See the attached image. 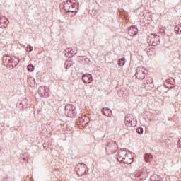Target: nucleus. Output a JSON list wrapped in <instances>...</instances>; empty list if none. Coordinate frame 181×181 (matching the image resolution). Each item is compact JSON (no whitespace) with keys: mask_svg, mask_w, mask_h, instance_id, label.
<instances>
[{"mask_svg":"<svg viewBox=\"0 0 181 181\" xmlns=\"http://www.w3.org/2000/svg\"><path fill=\"white\" fill-rule=\"evenodd\" d=\"M79 4L76 0H66L62 3L61 8L66 12L69 16H76Z\"/></svg>","mask_w":181,"mask_h":181,"instance_id":"obj_1","label":"nucleus"},{"mask_svg":"<svg viewBox=\"0 0 181 181\" xmlns=\"http://www.w3.org/2000/svg\"><path fill=\"white\" fill-rule=\"evenodd\" d=\"M124 124L127 128H132L136 125V119L133 115H127L124 119Z\"/></svg>","mask_w":181,"mask_h":181,"instance_id":"obj_2","label":"nucleus"},{"mask_svg":"<svg viewBox=\"0 0 181 181\" xmlns=\"http://www.w3.org/2000/svg\"><path fill=\"white\" fill-rule=\"evenodd\" d=\"M65 111L67 113V117H69V118H74L77 115L76 106L73 105H66L65 106Z\"/></svg>","mask_w":181,"mask_h":181,"instance_id":"obj_3","label":"nucleus"},{"mask_svg":"<svg viewBox=\"0 0 181 181\" xmlns=\"http://www.w3.org/2000/svg\"><path fill=\"white\" fill-rule=\"evenodd\" d=\"M146 74H148V70L145 69L144 67H138L136 69L135 77L138 78V80H144Z\"/></svg>","mask_w":181,"mask_h":181,"instance_id":"obj_4","label":"nucleus"},{"mask_svg":"<svg viewBox=\"0 0 181 181\" xmlns=\"http://www.w3.org/2000/svg\"><path fill=\"white\" fill-rule=\"evenodd\" d=\"M160 37L158 36V35L156 34H151L148 36V41L149 42L150 45H151V46H158V45H159V43H160Z\"/></svg>","mask_w":181,"mask_h":181,"instance_id":"obj_5","label":"nucleus"},{"mask_svg":"<svg viewBox=\"0 0 181 181\" xmlns=\"http://www.w3.org/2000/svg\"><path fill=\"white\" fill-rule=\"evenodd\" d=\"M82 80L86 84H90L93 81V76L90 74H85L82 76Z\"/></svg>","mask_w":181,"mask_h":181,"instance_id":"obj_6","label":"nucleus"},{"mask_svg":"<svg viewBox=\"0 0 181 181\" xmlns=\"http://www.w3.org/2000/svg\"><path fill=\"white\" fill-rule=\"evenodd\" d=\"M135 177H136V180H144L146 179V173L145 171H139L135 173Z\"/></svg>","mask_w":181,"mask_h":181,"instance_id":"obj_7","label":"nucleus"},{"mask_svg":"<svg viewBox=\"0 0 181 181\" xmlns=\"http://www.w3.org/2000/svg\"><path fill=\"white\" fill-rule=\"evenodd\" d=\"M8 19L5 16H0V28L5 29L8 26Z\"/></svg>","mask_w":181,"mask_h":181,"instance_id":"obj_8","label":"nucleus"},{"mask_svg":"<svg viewBox=\"0 0 181 181\" xmlns=\"http://www.w3.org/2000/svg\"><path fill=\"white\" fill-rule=\"evenodd\" d=\"M128 30L129 36H136V35H138V28L135 26L129 27Z\"/></svg>","mask_w":181,"mask_h":181,"instance_id":"obj_9","label":"nucleus"},{"mask_svg":"<svg viewBox=\"0 0 181 181\" xmlns=\"http://www.w3.org/2000/svg\"><path fill=\"white\" fill-rule=\"evenodd\" d=\"M127 153L125 151L120 150L118 153L117 160L122 162L124 158H127Z\"/></svg>","mask_w":181,"mask_h":181,"instance_id":"obj_10","label":"nucleus"},{"mask_svg":"<svg viewBox=\"0 0 181 181\" xmlns=\"http://www.w3.org/2000/svg\"><path fill=\"white\" fill-rule=\"evenodd\" d=\"M102 112L105 117H111L112 115V111L110 108L103 107L102 109Z\"/></svg>","mask_w":181,"mask_h":181,"instance_id":"obj_11","label":"nucleus"},{"mask_svg":"<svg viewBox=\"0 0 181 181\" xmlns=\"http://www.w3.org/2000/svg\"><path fill=\"white\" fill-rule=\"evenodd\" d=\"M124 163H132V157H131V153H127L126 157L123 159Z\"/></svg>","mask_w":181,"mask_h":181,"instance_id":"obj_12","label":"nucleus"},{"mask_svg":"<svg viewBox=\"0 0 181 181\" xmlns=\"http://www.w3.org/2000/svg\"><path fill=\"white\" fill-rule=\"evenodd\" d=\"M44 91H45L44 93H41L42 97H45L46 98L50 96V94L49 93V91H50V90H49L47 87L44 88Z\"/></svg>","mask_w":181,"mask_h":181,"instance_id":"obj_13","label":"nucleus"},{"mask_svg":"<svg viewBox=\"0 0 181 181\" xmlns=\"http://www.w3.org/2000/svg\"><path fill=\"white\" fill-rule=\"evenodd\" d=\"M153 158V156H152V154L146 153L144 155V160L146 162H151V160H152Z\"/></svg>","mask_w":181,"mask_h":181,"instance_id":"obj_14","label":"nucleus"},{"mask_svg":"<svg viewBox=\"0 0 181 181\" xmlns=\"http://www.w3.org/2000/svg\"><path fill=\"white\" fill-rule=\"evenodd\" d=\"M117 94L119 97H125L127 95L124 89L119 90Z\"/></svg>","mask_w":181,"mask_h":181,"instance_id":"obj_15","label":"nucleus"},{"mask_svg":"<svg viewBox=\"0 0 181 181\" xmlns=\"http://www.w3.org/2000/svg\"><path fill=\"white\" fill-rule=\"evenodd\" d=\"M175 33H177L178 35H181V25H177L175 27Z\"/></svg>","mask_w":181,"mask_h":181,"instance_id":"obj_16","label":"nucleus"},{"mask_svg":"<svg viewBox=\"0 0 181 181\" xmlns=\"http://www.w3.org/2000/svg\"><path fill=\"white\" fill-rule=\"evenodd\" d=\"M70 52H71V49L70 48H66L64 50V54H65V56L66 57H71V54Z\"/></svg>","mask_w":181,"mask_h":181,"instance_id":"obj_17","label":"nucleus"},{"mask_svg":"<svg viewBox=\"0 0 181 181\" xmlns=\"http://www.w3.org/2000/svg\"><path fill=\"white\" fill-rule=\"evenodd\" d=\"M119 66H125V58H122L118 60Z\"/></svg>","mask_w":181,"mask_h":181,"instance_id":"obj_18","label":"nucleus"},{"mask_svg":"<svg viewBox=\"0 0 181 181\" xmlns=\"http://www.w3.org/2000/svg\"><path fill=\"white\" fill-rule=\"evenodd\" d=\"M27 70L28 71H30V73H32V71H33V70H35V66H33V64H30L27 66Z\"/></svg>","mask_w":181,"mask_h":181,"instance_id":"obj_19","label":"nucleus"},{"mask_svg":"<svg viewBox=\"0 0 181 181\" xmlns=\"http://www.w3.org/2000/svg\"><path fill=\"white\" fill-rule=\"evenodd\" d=\"M153 83V80L151 77H148L146 80V84L147 86H149V84H152Z\"/></svg>","mask_w":181,"mask_h":181,"instance_id":"obj_20","label":"nucleus"},{"mask_svg":"<svg viewBox=\"0 0 181 181\" xmlns=\"http://www.w3.org/2000/svg\"><path fill=\"white\" fill-rule=\"evenodd\" d=\"M71 54V57H73V55L76 54L77 53V48H73V49H71V52H70Z\"/></svg>","mask_w":181,"mask_h":181,"instance_id":"obj_21","label":"nucleus"},{"mask_svg":"<svg viewBox=\"0 0 181 181\" xmlns=\"http://www.w3.org/2000/svg\"><path fill=\"white\" fill-rule=\"evenodd\" d=\"M137 134H143L144 133V129L141 127H139L136 129Z\"/></svg>","mask_w":181,"mask_h":181,"instance_id":"obj_22","label":"nucleus"},{"mask_svg":"<svg viewBox=\"0 0 181 181\" xmlns=\"http://www.w3.org/2000/svg\"><path fill=\"white\" fill-rule=\"evenodd\" d=\"M26 50H28V52H32V50H33V47L28 45L26 48Z\"/></svg>","mask_w":181,"mask_h":181,"instance_id":"obj_23","label":"nucleus"},{"mask_svg":"<svg viewBox=\"0 0 181 181\" xmlns=\"http://www.w3.org/2000/svg\"><path fill=\"white\" fill-rule=\"evenodd\" d=\"M160 33H161V35L165 36V28H160Z\"/></svg>","mask_w":181,"mask_h":181,"instance_id":"obj_24","label":"nucleus"},{"mask_svg":"<svg viewBox=\"0 0 181 181\" xmlns=\"http://www.w3.org/2000/svg\"><path fill=\"white\" fill-rule=\"evenodd\" d=\"M178 147L181 148V138L178 141Z\"/></svg>","mask_w":181,"mask_h":181,"instance_id":"obj_25","label":"nucleus"},{"mask_svg":"<svg viewBox=\"0 0 181 181\" xmlns=\"http://www.w3.org/2000/svg\"><path fill=\"white\" fill-rule=\"evenodd\" d=\"M79 122H84V119H83V117H79Z\"/></svg>","mask_w":181,"mask_h":181,"instance_id":"obj_26","label":"nucleus"},{"mask_svg":"<svg viewBox=\"0 0 181 181\" xmlns=\"http://www.w3.org/2000/svg\"><path fill=\"white\" fill-rule=\"evenodd\" d=\"M80 170H80V168H79V169L78 170V171H77V173H78V175H81L82 176L83 173L80 174V173H79Z\"/></svg>","mask_w":181,"mask_h":181,"instance_id":"obj_27","label":"nucleus"},{"mask_svg":"<svg viewBox=\"0 0 181 181\" xmlns=\"http://www.w3.org/2000/svg\"><path fill=\"white\" fill-rule=\"evenodd\" d=\"M71 66V65H70V66L66 65V69H70Z\"/></svg>","mask_w":181,"mask_h":181,"instance_id":"obj_28","label":"nucleus"},{"mask_svg":"<svg viewBox=\"0 0 181 181\" xmlns=\"http://www.w3.org/2000/svg\"><path fill=\"white\" fill-rule=\"evenodd\" d=\"M17 64H19V59H18V62H17Z\"/></svg>","mask_w":181,"mask_h":181,"instance_id":"obj_29","label":"nucleus"},{"mask_svg":"<svg viewBox=\"0 0 181 181\" xmlns=\"http://www.w3.org/2000/svg\"><path fill=\"white\" fill-rule=\"evenodd\" d=\"M38 92L40 93V90H38Z\"/></svg>","mask_w":181,"mask_h":181,"instance_id":"obj_30","label":"nucleus"}]
</instances>
